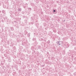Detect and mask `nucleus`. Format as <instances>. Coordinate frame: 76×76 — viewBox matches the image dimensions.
Segmentation results:
<instances>
[{
	"instance_id": "412c9836",
	"label": "nucleus",
	"mask_w": 76,
	"mask_h": 76,
	"mask_svg": "<svg viewBox=\"0 0 76 76\" xmlns=\"http://www.w3.org/2000/svg\"><path fill=\"white\" fill-rule=\"evenodd\" d=\"M2 68H3V69H4V68H5V69H6V67H4V66H3Z\"/></svg>"
},
{
	"instance_id": "1a4fd4ad",
	"label": "nucleus",
	"mask_w": 76,
	"mask_h": 76,
	"mask_svg": "<svg viewBox=\"0 0 76 76\" xmlns=\"http://www.w3.org/2000/svg\"><path fill=\"white\" fill-rule=\"evenodd\" d=\"M2 12L3 13H4V15H5V13H6L5 11L4 10H3L2 11Z\"/></svg>"
},
{
	"instance_id": "dca6fc26",
	"label": "nucleus",
	"mask_w": 76,
	"mask_h": 76,
	"mask_svg": "<svg viewBox=\"0 0 76 76\" xmlns=\"http://www.w3.org/2000/svg\"><path fill=\"white\" fill-rule=\"evenodd\" d=\"M53 13H54L55 12V13H56V10H53Z\"/></svg>"
},
{
	"instance_id": "4be33fe9",
	"label": "nucleus",
	"mask_w": 76,
	"mask_h": 76,
	"mask_svg": "<svg viewBox=\"0 0 76 76\" xmlns=\"http://www.w3.org/2000/svg\"><path fill=\"white\" fill-rule=\"evenodd\" d=\"M34 23V21H32V25H33Z\"/></svg>"
},
{
	"instance_id": "0eeeda50",
	"label": "nucleus",
	"mask_w": 76,
	"mask_h": 76,
	"mask_svg": "<svg viewBox=\"0 0 76 76\" xmlns=\"http://www.w3.org/2000/svg\"><path fill=\"white\" fill-rule=\"evenodd\" d=\"M10 29H9L8 31V32H9L8 34L10 35V36H12V32H10Z\"/></svg>"
},
{
	"instance_id": "ddd939ff",
	"label": "nucleus",
	"mask_w": 76,
	"mask_h": 76,
	"mask_svg": "<svg viewBox=\"0 0 76 76\" xmlns=\"http://www.w3.org/2000/svg\"><path fill=\"white\" fill-rule=\"evenodd\" d=\"M31 10H32L31 8H28V10H29V11H31Z\"/></svg>"
},
{
	"instance_id": "a211bd4d",
	"label": "nucleus",
	"mask_w": 76,
	"mask_h": 76,
	"mask_svg": "<svg viewBox=\"0 0 76 76\" xmlns=\"http://www.w3.org/2000/svg\"><path fill=\"white\" fill-rule=\"evenodd\" d=\"M38 48L39 49H40V46H38Z\"/></svg>"
},
{
	"instance_id": "7ed1b4c3",
	"label": "nucleus",
	"mask_w": 76,
	"mask_h": 76,
	"mask_svg": "<svg viewBox=\"0 0 76 76\" xmlns=\"http://www.w3.org/2000/svg\"><path fill=\"white\" fill-rule=\"evenodd\" d=\"M10 16L11 18H13V17H14V13L12 12V11H10Z\"/></svg>"
},
{
	"instance_id": "6ab92c4d",
	"label": "nucleus",
	"mask_w": 76,
	"mask_h": 76,
	"mask_svg": "<svg viewBox=\"0 0 76 76\" xmlns=\"http://www.w3.org/2000/svg\"><path fill=\"white\" fill-rule=\"evenodd\" d=\"M74 76H76V72L74 73Z\"/></svg>"
},
{
	"instance_id": "f257e3e1",
	"label": "nucleus",
	"mask_w": 76,
	"mask_h": 76,
	"mask_svg": "<svg viewBox=\"0 0 76 76\" xmlns=\"http://www.w3.org/2000/svg\"><path fill=\"white\" fill-rule=\"evenodd\" d=\"M4 20L5 22H7V24H9L10 23V20L7 19V17L6 16L5 17Z\"/></svg>"
},
{
	"instance_id": "f03ea898",
	"label": "nucleus",
	"mask_w": 76,
	"mask_h": 76,
	"mask_svg": "<svg viewBox=\"0 0 76 76\" xmlns=\"http://www.w3.org/2000/svg\"><path fill=\"white\" fill-rule=\"evenodd\" d=\"M64 47H66V48H68L69 47V44L68 43L66 42L64 43V45L63 46Z\"/></svg>"
},
{
	"instance_id": "5701e85b",
	"label": "nucleus",
	"mask_w": 76,
	"mask_h": 76,
	"mask_svg": "<svg viewBox=\"0 0 76 76\" xmlns=\"http://www.w3.org/2000/svg\"><path fill=\"white\" fill-rule=\"evenodd\" d=\"M24 7H26V5H24Z\"/></svg>"
},
{
	"instance_id": "20e7f679",
	"label": "nucleus",
	"mask_w": 76,
	"mask_h": 76,
	"mask_svg": "<svg viewBox=\"0 0 76 76\" xmlns=\"http://www.w3.org/2000/svg\"><path fill=\"white\" fill-rule=\"evenodd\" d=\"M5 15H2V14H0V19H1L2 18H5Z\"/></svg>"
},
{
	"instance_id": "39448f33",
	"label": "nucleus",
	"mask_w": 76,
	"mask_h": 76,
	"mask_svg": "<svg viewBox=\"0 0 76 76\" xmlns=\"http://www.w3.org/2000/svg\"><path fill=\"white\" fill-rule=\"evenodd\" d=\"M56 43L58 45H60L61 44L62 42L61 41H58L56 42Z\"/></svg>"
},
{
	"instance_id": "f8f14e48",
	"label": "nucleus",
	"mask_w": 76,
	"mask_h": 76,
	"mask_svg": "<svg viewBox=\"0 0 76 76\" xmlns=\"http://www.w3.org/2000/svg\"><path fill=\"white\" fill-rule=\"evenodd\" d=\"M11 60H10V58H9V59H8V61L9 62H11Z\"/></svg>"
},
{
	"instance_id": "4468645a",
	"label": "nucleus",
	"mask_w": 76,
	"mask_h": 76,
	"mask_svg": "<svg viewBox=\"0 0 76 76\" xmlns=\"http://www.w3.org/2000/svg\"><path fill=\"white\" fill-rule=\"evenodd\" d=\"M33 41H35L36 40V38H33L32 39Z\"/></svg>"
},
{
	"instance_id": "cd10ccee",
	"label": "nucleus",
	"mask_w": 76,
	"mask_h": 76,
	"mask_svg": "<svg viewBox=\"0 0 76 76\" xmlns=\"http://www.w3.org/2000/svg\"><path fill=\"white\" fill-rule=\"evenodd\" d=\"M3 7H4V6H3Z\"/></svg>"
},
{
	"instance_id": "6e6552de",
	"label": "nucleus",
	"mask_w": 76,
	"mask_h": 76,
	"mask_svg": "<svg viewBox=\"0 0 76 76\" xmlns=\"http://www.w3.org/2000/svg\"><path fill=\"white\" fill-rule=\"evenodd\" d=\"M13 24L14 26H16V25L17 24V21H14V22H13Z\"/></svg>"
},
{
	"instance_id": "2eb2a0df",
	"label": "nucleus",
	"mask_w": 76,
	"mask_h": 76,
	"mask_svg": "<svg viewBox=\"0 0 76 76\" xmlns=\"http://www.w3.org/2000/svg\"><path fill=\"white\" fill-rule=\"evenodd\" d=\"M1 1L2 0H0V6H1V3H2Z\"/></svg>"
},
{
	"instance_id": "bb28decb",
	"label": "nucleus",
	"mask_w": 76,
	"mask_h": 76,
	"mask_svg": "<svg viewBox=\"0 0 76 76\" xmlns=\"http://www.w3.org/2000/svg\"><path fill=\"white\" fill-rule=\"evenodd\" d=\"M14 35V34H13V35Z\"/></svg>"
},
{
	"instance_id": "393cba45",
	"label": "nucleus",
	"mask_w": 76,
	"mask_h": 76,
	"mask_svg": "<svg viewBox=\"0 0 76 76\" xmlns=\"http://www.w3.org/2000/svg\"><path fill=\"white\" fill-rule=\"evenodd\" d=\"M30 13H28V14H27V15H29Z\"/></svg>"
},
{
	"instance_id": "9d476101",
	"label": "nucleus",
	"mask_w": 76,
	"mask_h": 76,
	"mask_svg": "<svg viewBox=\"0 0 76 76\" xmlns=\"http://www.w3.org/2000/svg\"><path fill=\"white\" fill-rule=\"evenodd\" d=\"M11 31H13L14 30V28L13 27H11Z\"/></svg>"
},
{
	"instance_id": "b1692460",
	"label": "nucleus",
	"mask_w": 76,
	"mask_h": 76,
	"mask_svg": "<svg viewBox=\"0 0 76 76\" xmlns=\"http://www.w3.org/2000/svg\"><path fill=\"white\" fill-rule=\"evenodd\" d=\"M4 7V8H6V9H8V7H7V8H6V7Z\"/></svg>"
},
{
	"instance_id": "f3484780",
	"label": "nucleus",
	"mask_w": 76,
	"mask_h": 76,
	"mask_svg": "<svg viewBox=\"0 0 76 76\" xmlns=\"http://www.w3.org/2000/svg\"><path fill=\"white\" fill-rule=\"evenodd\" d=\"M25 5V6L26 7V6H28V4H26Z\"/></svg>"
},
{
	"instance_id": "aec40b11",
	"label": "nucleus",
	"mask_w": 76,
	"mask_h": 76,
	"mask_svg": "<svg viewBox=\"0 0 76 76\" xmlns=\"http://www.w3.org/2000/svg\"><path fill=\"white\" fill-rule=\"evenodd\" d=\"M28 36H29H29H30V33H28Z\"/></svg>"
},
{
	"instance_id": "a878e982",
	"label": "nucleus",
	"mask_w": 76,
	"mask_h": 76,
	"mask_svg": "<svg viewBox=\"0 0 76 76\" xmlns=\"http://www.w3.org/2000/svg\"><path fill=\"white\" fill-rule=\"evenodd\" d=\"M75 49L76 50V47L75 48Z\"/></svg>"
},
{
	"instance_id": "9b49d317",
	"label": "nucleus",
	"mask_w": 76,
	"mask_h": 76,
	"mask_svg": "<svg viewBox=\"0 0 76 76\" xmlns=\"http://www.w3.org/2000/svg\"><path fill=\"white\" fill-rule=\"evenodd\" d=\"M21 10H22V9L21 8H19L18 9V10L19 11H20V12L21 11Z\"/></svg>"
},
{
	"instance_id": "423d86ee",
	"label": "nucleus",
	"mask_w": 76,
	"mask_h": 76,
	"mask_svg": "<svg viewBox=\"0 0 76 76\" xmlns=\"http://www.w3.org/2000/svg\"><path fill=\"white\" fill-rule=\"evenodd\" d=\"M3 19H4V18H0V23L1 22L2 23H4V20Z\"/></svg>"
}]
</instances>
